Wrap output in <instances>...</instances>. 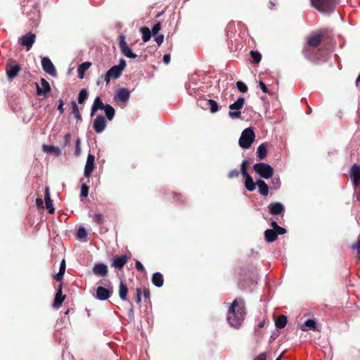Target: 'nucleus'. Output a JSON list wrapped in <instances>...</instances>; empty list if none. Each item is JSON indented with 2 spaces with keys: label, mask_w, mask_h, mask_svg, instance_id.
<instances>
[{
  "label": "nucleus",
  "mask_w": 360,
  "mask_h": 360,
  "mask_svg": "<svg viewBox=\"0 0 360 360\" xmlns=\"http://www.w3.org/2000/svg\"><path fill=\"white\" fill-rule=\"evenodd\" d=\"M245 314L244 306L235 300L229 309L227 320L231 326L238 328L245 319Z\"/></svg>",
  "instance_id": "obj_1"
},
{
  "label": "nucleus",
  "mask_w": 360,
  "mask_h": 360,
  "mask_svg": "<svg viewBox=\"0 0 360 360\" xmlns=\"http://www.w3.org/2000/svg\"><path fill=\"white\" fill-rule=\"evenodd\" d=\"M126 61L122 58L120 60L118 65L110 68L104 75V81L106 84H108L111 79H115L119 78L126 68Z\"/></svg>",
  "instance_id": "obj_2"
},
{
  "label": "nucleus",
  "mask_w": 360,
  "mask_h": 360,
  "mask_svg": "<svg viewBox=\"0 0 360 360\" xmlns=\"http://www.w3.org/2000/svg\"><path fill=\"white\" fill-rule=\"evenodd\" d=\"M311 5L321 13H330L333 11L338 0H311Z\"/></svg>",
  "instance_id": "obj_3"
},
{
  "label": "nucleus",
  "mask_w": 360,
  "mask_h": 360,
  "mask_svg": "<svg viewBox=\"0 0 360 360\" xmlns=\"http://www.w3.org/2000/svg\"><path fill=\"white\" fill-rule=\"evenodd\" d=\"M255 139V134L251 127L245 129L239 139V145L242 148H249Z\"/></svg>",
  "instance_id": "obj_4"
},
{
  "label": "nucleus",
  "mask_w": 360,
  "mask_h": 360,
  "mask_svg": "<svg viewBox=\"0 0 360 360\" xmlns=\"http://www.w3.org/2000/svg\"><path fill=\"white\" fill-rule=\"evenodd\" d=\"M253 169L262 178L266 179H270L274 174L273 167L270 165L264 162L255 164Z\"/></svg>",
  "instance_id": "obj_5"
},
{
  "label": "nucleus",
  "mask_w": 360,
  "mask_h": 360,
  "mask_svg": "<svg viewBox=\"0 0 360 360\" xmlns=\"http://www.w3.org/2000/svg\"><path fill=\"white\" fill-rule=\"evenodd\" d=\"M118 41L119 47L122 54L131 59H134L137 57V55L134 53L131 49L129 47L127 43L125 41V36L124 34L119 35Z\"/></svg>",
  "instance_id": "obj_6"
},
{
  "label": "nucleus",
  "mask_w": 360,
  "mask_h": 360,
  "mask_svg": "<svg viewBox=\"0 0 360 360\" xmlns=\"http://www.w3.org/2000/svg\"><path fill=\"white\" fill-rule=\"evenodd\" d=\"M245 99L243 97H239L236 102L229 105V108L231 110L229 112V115L232 119L239 118L241 115L240 110H241L244 105Z\"/></svg>",
  "instance_id": "obj_7"
},
{
  "label": "nucleus",
  "mask_w": 360,
  "mask_h": 360,
  "mask_svg": "<svg viewBox=\"0 0 360 360\" xmlns=\"http://www.w3.org/2000/svg\"><path fill=\"white\" fill-rule=\"evenodd\" d=\"M20 71V67L16 63L15 60L10 59L6 64V72L9 80L15 77Z\"/></svg>",
  "instance_id": "obj_8"
},
{
  "label": "nucleus",
  "mask_w": 360,
  "mask_h": 360,
  "mask_svg": "<svg viewBox=\"0 0 360 360\" xmlns=\"http://www.w3.org/2000/svg\"><path fill=\"white\" fill-rule=\"evenodd\" d=\"M323 37L322 32L312 34L307 37V45L316 49L321 44Z\"/></svg>",
  "instance_id": "obj_9"
},
{
  "label": "nucleus",
  "mask_w": 360,
  "mask_h": 360,
  "mask_svg": "<svg viewBox=\"0 0 360 360\" xmlns=\"http://www.w3.org/2000/svg\"><path fill=\"white\" fill-rule=\"evenodd\" d=\"M41 66L44 71L51 76L56 77L57 75L56 68L48 57H44L41 59Z\"/></svg>",
  "instance_id": "obj_10"
},
{
  "label": "nucleus",
  "mask_w": 360,
  "mask_h": 360,
  "mask_svg": "<svg viewBox=\"0 0 360 360\" xmlns=\"http://www.w3.org/2000/svg\"><path fill=\"white\" fill-rule=\"evenodd\" d=\"M95 157L92 154H89L87 156L86 162L84 167V176L86 178H89L91 173L95 168Z\"/></svg>",
  "instance_id": "obj_11"
},
{
  "label": "nucleus",
  "mask_w": 360,
  "mask_h": 360,
  "mask_svg": "<svg viewBox=\"0 0 360 360\" xmlns=\"http://www.w3.org/2000/svg\"><path fill=\"white\" fill-rule=\"evenodd\" d=\"M36 36L32 32L23 35L20 39V44L26 46L27 51H30L35 41Z\"/></svg>",
  "instance_id": "obj_12"
},
{
  "label": "nucleus",
  "mask_w": 360,
  "mask_h": 360,
  "mask_svg": "<svg viewBox=\"0 0 360 360\" xmlns=\"http://www.w3.org/2000/svg\"><path fill=\"white\" fill-rule=\"evenodd\" d=\"M106 127V120L103 115H98L96 117L93 123V128L97 134L104 131Z\"/></svg>",
  "instance_id": "obj_13"
},
{
  "label": "nucleus",
  "mask_w": 360,
  "mask_h": 360,
  "mask_svg": "<svg viewBox=\"0 0 360 360\" xmlns=\"http://www.w3.org/2000/svg\"><path fill=\"white\" fill-rule=\"evenodd\" d=\"M112 293V288H105L103 286H98L96 289V298L99 300H108Z\"/></svg>",
  "instance_id": "obj_14"
},
{
  "label": "nucleus",
  "mask_w": 360,
  "mask_h": 360,
  "mask_svg": "<svg viewBox=\"0 0 360 360\" xmlns=\"http://www.w3.org/2000/svg\"><path fill=\"white\" fill-rule=\"evenodd\" d=\"M350 177L353 181L354 186H358L360 184V166L354 164L352 166L350 169Z\"/></svg>",
  "instance_id": "obj_15"
},
{
  "label": "nucleus",
  "mask_w": 360,
  "mask_h": 360,
  "mask_svg": "<svg viewBox=\"0 0 360 360\" xmlns=\"http://www.w3.org/2000/svg\"><path fill=\"white\" fill-rule=\"evenodd\" d=\"M315 48H312L308 45H305L302 49V54L304 57L310 61H315L317 58V53L315 51Z\"/></svg>",
  "instance_id": "obj_16"
},
{
  "label": "nucleus",
  "mask_w": 360,
  "mask_h": 360,
  "mask_svg": "<svg viewBox=\"0 0 360 360\" xmlns=\"http://www.w3.org/2000/svg\"><path fill=\"white\" fill-rule=\"evenodd\" d=\"M270 214L273 215H278L283 214L285 211L283 205L281 202H271L268 206Z\"/></svg>",
  "instance_id": "obj_17"
},
{
  "label": "nucleus",
  "mask_w": 360,
  "mask_h": 360,
  "mask_svg": "<svg viewBox=\"0 0 360 360\" xmlns=\"http://www.w3.org/2000/svg\"><path fill=\"white\" fill-rule=\"evenodd\" d=\"M93 273L96 276H106L108 274V269L107 265L103 263H98L94 265L93 267Z\"/></svg>",
  "instance_id": "obj_18"
},
{
  "label": "nucleus",
  "mask_w": 360,
  "mask_h": 360,
  "mask_svg": "<svg viewBox=\"0 0 360 360\" xmlns=\"http://www.w3.org/2000/svg\"><path fill=\"white\" fill-rule=\"evenodd\" d=\"M37 85V94L38 96H40L41 94H46L47 93L51 91V86L49 83L44 79H41V86L40 87L38 84H36Z\"/></svg>",
  "instance_id": "obj_19"
},
{
  "label": "nucleus",
  "mask_w": 360,
  "mask_h": 360,
  "mask_svg": "<svg viewBox=\"0 0 360 360\" xmlns=\"http://www.w3.org/2000/svg\"><path fill=\"white\" fill-rule=\"evenodd\" d=\"M129 257L127 255H122L120 257H115L111 266L115 269H121L127 264Z\"/></svg>",
  "instance_id": "obj_20"
},
{
  "label": "nucleus",
  "mask_w": 360,
  "mask_h": 360,
  "mask_svg": "<svg viewBox=\"0 0 360 360\" xmlns=\"http://www.w3.org/2000/svg\"><path fill=\"white\" fill-rule=\"evenodd\" d=\"M200 105L210 106L212 113L216 112L219 109L218 103L212 99H202L198 101Z\"/></svg>",
  "instance_id": "obj_21"
},
{
  "label": "nucleus",
  "mask_w": 360,
  "mask_h": 360,
  "mask_svg": "<svg viewBox=\"0 0 360 360\" xmlns=\"http://www.w3.org/2000/svg\"><path fill=\"white\" fill-rule=\"evenodd\" d=\"M105 105L103 103L101 98L97 96L94 101V103L91 108V117H94L98 110H103Z\"/></svg>",
  "instance_id": "obj_22"
},
{
  "label": "nucleus",
  "mask_w": 360,
  "mask_h": 360,
  "mask_svg": "<svg viewBox=\"0 0 360 360\" xmlns=\"http://www.w3.org/2000/svg\"><path fill=\"white\" fill-rule=\"evenodd\" d=\"M65 298V295H63L62 292V284H60L55 295L53 306L57 308L60 307L62 305Z\"/></svg>",
  "instance_id": "obj_23"
},
{
  "label": "nucleus",
  "mask_w": 360,
  "mask_h": 360,
  "mask_svg": "<svg viewBox=\"0 0 360 360\" xmlns=\"http://www.w3.org/2000/svg\"><path fill=\"white\" fill-rule=\"evenodd\" d=\"M44 200L46 204V207L49 210L50 214H53L55 211V209L53 206L52 200L51 199L49 188L46 187L44 191Z\"/></svg>",
  "instance_id": "obj_24"
},
{
  "label": "nucleus",
  "mask_w": 360,
  "mask_h": 360,
  "mask_svg": "<svg viewBox=\"0 0 360 360\" xmlns=\"http://www.w3.org/2000/svg\"><path fill=\"white\" fill-rule=\"evenodd\" d=\"M129 91L125 88H122L117 91L115 98L119 101L126 102L129 98Z\"/></svg>",
  "instance_id": "obj_25"
},
{
  "label": "nucleus",
  "mask_w": 360,
  "mask_h": 360,
  "mask_svg": "<svg viewBox=\"0 0 360 360\" xmlns=\"http://www.w3.org/2000/svg\"><path fill=\"white\" fill-rule=\"evenodd\" d=\"M257 186L259 188V193L263 195L266 196L269 194V186L264 181L259 179L256 181Z\"/></svg>",
  "instance_id": "obj_26"
},
{
  "label": "nucleus",
  "mask_w": 360,
  "mask_h": 360,
  "mask_svg": "<svg viewBox=\"0 0 360 360\" xmlns=\"http://www.w3.org/2000/svg\"><path fill=\"white\" fill-rule=\"evenodd\" d=\"M152 283L158 288L162 287L164 283V278L162 274L160 272L153 274L152 276Z\"/></svg>",
  "instance_id": "obj_27"
},
{
  "label": "nucleus",
  "mask_w": 360,
  "mask_h": 360,
  "mask_svg": "<svg viewBox=\"0 0 360 360\" xmlns=\"http://www.w3.org/2000/svg\"><path fill=\"white\" fill-rule=\"evenodd\" d=\"M128 288L123 281H120L119 286V296L122 301H128Z\"/></svg>",
  "instance_id": "obj_28"
},
{
  "label": "nucleus",
  "mask_w": 360,
  "mask_h": 360,
  "mask_svg": "<svg viewBox=\"0 0 360 360\" xmlns=\"http://www.w3.org/2000/svg\"><path fill=\"white\" fill-rule=\"evenodd\" d=\"M42 148L44 152L53 153L56 156H60L62 154L60 148L54 146L43 145Z\"/></svg>",
  "instance_id": "obj_29"
},
{
  "label": "nucleus",
  "mask_w": 360,
  "mask_h": 360,
  "mask_svg": "<svg viewBox=\"0 0 360 360\" xmlns=\"http://www.w3.org/2000/svg\"><path fill=\"white\" fill-rule=\"evenodd\" d=\"M91 63L89 62L82 63L77 69L78 77L82 79L84 77L85 72L90 68Z\"/></svg>",
  "instance_id": "obj_30"
},
{
  "label": "nucleus",
  "mask_w": 360,
  "mask_h": 360,
  "mask_svg": "<svg viewBox=\"0 0 360 360\" xmlns=\"http://www.w3.org/2000/svg\"><path fill=\"white\" fill-rule=\"evenodd\" d=\"M257 157L259 160H264L267 155V146L264 143L259 146L257 151Z\"/></svg>",
  "instance_id": "obj_31"
},
{
  "label": "nucleus",
  "mask_w": 360,
  "mask_h": 360,
  "mask_svg": "<svg viewBox=\"0 0 360 360\" xmlns=\"http://www.w3.org/2000/svg\"><path fill=\"white\" fill-rule=\"evenodd\" d=\"M288 322L287 316L285 315H280L275 319V326L277 328H283Z\"/></svg>",
  "instance_id": "obj_32"
},
{
  "label": "nucleus",
  "mask_w": 360,
  "mask_h": 360,
  "mask_svg": "<svg viewBox=\"0 0 360 360\" xmlns=\"http://www.w3.org/2000/svg\"><path fill=\"white\" fill-rule=\"evenodd\" d=\"M264 237L265 240L269 243H272L275 241L278 236L276 235V232L275 230L267 229L264 231Z\"/></svg>",
  "instance_id": "obj_33"
},
{
  "label": "nucleus",
  "mask_w": 360,
  "mask_h": 360,
  "mask_svg": "<svg viewBox=\"0 0 360 360\" xmlns=\"http://www.w3.org/2000/svg\"><path fill=\"white\" fill-rule=\"evenodd\" d=\"M66 269V264L65 259H63L60 264L59 271L55 275L54 278L58 281H62Z\"/></svg>",
  "instance_id": "obj_34"
},
{
  "label": "nucleus",
  "mask_w": 360,
  "mask_h": 360,
  "mask_svg": "<svg viewBox=\"0 0 360 360\" xmlns=\"http://www.w3.org/2000/svg\"><path fill=\"white\" fill-rule=\"evenodd\" d=\"M140 31L142 33L143 41L144 42L148 41L151 38V35L153 34L150 30L147 27H142L140 29Z\"/></svg>",
  "instance_id": "obj_35"
},
{
  "label": "nucleus",
  "mask_w": 360,
  "mask_h": 360,
  "mask_svg": "<svg viewBox=\"0 0 360 360\" xmlns=\"http://www.w3.org/2000/svg\"><path fill=\"white\" fill-rule=\"evenodd\" d=\"M105 116L108 120H112L115 116V109L109 104H106L105 108Z\"/></svg>",
  "instance_id": "obj_36"
},
{
  "label": "nucleus",
  "mask_w": 360,
  "mask_h": 360,
  "mask_svg": "<svg viewBox=\"0 0 360 360\" xmlns=\"http://www.w3.org/2000/svg\"><path fill=\"white\" fill-rule=\"evenodd\" d=\"M71 105H72V113L75 115V117L77 120H81L82 115L79 112V108H78V106H77L76 102L75 101H72L71 102Z\"/></svg>",
  "instance_id": "obj_37"
},
{
  "label": "nucleus",
  "mask_w": 360,
  "mask_h": 360,
  "mask_svg": "<svg viewBox=\"0 0 360 360\" xmlns=\"http://www.w3.org/2000/svg\"><path fill=\"white\" fill-rule=\"evenodd\" d=\"M94 221L98 226H101L104 224L105 219L103 214L100 212H95L93 216Z\"/></svg>",
  "instance_id": "obj_38"
},
{
  "label": "nucleus",
  "mask_w": 360,
  "mask_h": 360,
  "mask_svg": "<svg viewBox=\"0 0 360 360\" xmlns=\"http://www.w3.org/2000/svg\"><path fill=\"white\" fill-rule=\"evenodd\" d=\"M256 185L257 184L253 181L252 177H248L245 180V186L250 191H253L256 188Z\"/></svg>",
  "instance_id": "obj_39"
},
{
  "label": "nucleus",
  "mask_w": 360,
  "mask_h": 360,
  "mask_svg": "<svg viewBox=\"0 0 360 360\" xmlns=\"http://www.w3.org/2000/svg\"><path fill=\"white\" fill-rule=\"evenodd\" d=\"M88 91L86 89H82L78 95V103L82 104L88 98Z\"/></svg>",
  "instance_id": "obj_40"
},
{
  "label": "nucleus",
  "mask_w": 360,
  "mask_h": 360,
  "mask_svg": "<svg viewBox=\"0 0 360 360\" xmlns=\"http://www.w3.org/2000/svg\"><path fill=\"white\" fill-rule=\"evenodd\" d=\"M250 56L252 59V62L255 64H258L262 59L261 53L257 51H251L250 52Z\"/></svg>",
  "instance_id": "obj_41"
},
{
  "label": "nucleus",
  "mask_w": 360,
  "mask_h": 360,
  "mask_svg": "<svg viewBox=\"0 0 360 360\" xmlns=\"http://www.w3.org/2000/svg\"><path fill=\"white\" fill-rule=\"evenodd\" d=\"M167 195L172 202H180L181 203H183L182 196L181 194L177 193H169Z\"/></svg>",
  "instance_id": "obj_42"
},
{
  "label": "nucleus",
  "mask_w": 360,
  "mask_h": 360,
  "mask_svg": "<svg viewBox=\"0 0 360 360\" xmlns=\"http://www.w3.org/2000/svg\"><path fill=\"white\" fill-rule=\"evenodd\" d=\"M70 140H71V134L70 133L65 134V136H63V138L60 142V146L63 148H65L66 146H68L70 144Z\"/></svg>",
  "instance_id": "obj_43"
},
{
  "label": "nucleus",
  "mask_w": 360,
  "mask_h": 360,
  "mask_svg": "<svg viewBox=\"0 0 360 360\" xmlns=\"http://www.w3.org/2000/svg\"><path fill=\"white\" fill-rule=\"evenodd\" d=\"M89 188L86 183L82 182L81 186L80 196L82 198H86L88 196Z\"/></svg>",
  "instance_id": "obj_44"
},
{
  "label": "nucleus",
  "mask_w": 360,
  "mask_h": 360,
  "mask_svg": "<svg viewBox=\"0 0 360 360\" xmlns=\"http://www.w3.org/2000/svg\"><path fill=\"white\" fill-rule=\"evenodd\" d=\"M87 236V233L84 227L81 226L78 229L77 232V237L79 239H84Z\"/></svg>",
  "instance_id": "obj_45"
},
{
  "label": "nucleus",
  "mask_w": 360,
  "mask_h": 360,
  "mask_svg": "<svg viewBox=\"0 0 360 360\" xmlns=\"http://www.w3.org/2000/svg\"><path fill=\"white\" fill-rule=\"evenodd\" d=\"M350 248L353 250H357V257L360 259V234L358 236L356 242L352 244Z\"/></svg>",
  "instance_id": "obj_46"
},
{
  "label": "nucleus",
  "mask_w": 360,
  "mask_h": 360,
  "mask_svg": "<svg viewBox=\"0 0 360 360\" xmlns=\"http://www.w3.org/2000/svg\"><path fill=\"white\" fill-rule=\"evenodd\" d=\"M236 86L238 89L242 93H246L248 91L247 85L241 81H238L236 82Z\"/></svg>",
  "instance_id": "obj_47"
},
{
  "label": "nucleus",
  "mask_w": 360,
  "mask_h": 360,
  "mask_svg": "<svg viewBox=\"0 0 360 360\" xmlns=\"http://www.w3.org/2000/svg\"><path fill=\"white\" fill-rule=\"evenodd\" d=\"M316 322L313 319H307L304 323V326L308 327L309 329L315 330L316 328Z\"/></svg>",
  "instance_id": "obj_48"
},
{
  "label": "nucleus",
  "mask_w": 360,
  "mask_h": 360,
  "mask_svg": "<svg viewBox=\"0 0 360 360\" xmlns=\"http://www.w3.org/2000/svg\"><path fill=\"white\" fill-rule=\"evenodd\" d=\"M80 144H81V140H80V139L78 138V139H77V140L75 141V154L76 156H79L81 154Z\"/></svg>",
  "instance_id": "obj_49"
},
{
  "label": "nucleus",
  "mask_w": 360,
  "mask_h": 360,
  "mask_svg": "<svg viewBox=\"0 0 360 360\" xmlns=\"http://www.w3.org/2000/svg\"><path fill=\"white\" fill-rule=\"evenodd\" d=\"M161 23L160 22H158L156 24L154 25V26L152 27L151 32L153 35H156L159 31L161 30Z\"/></svg>",
  "instance_id": "obj_50"
},
{
  "label": "nucleus",
  "mask_w": 360,
  "mask_h": 360,
  "mask_svg": "<svg viewBox=\"0 0 360 360\" xmlns=\"http://www.w3.org/2000/svg\"><path fill=\"white\" fill-rule=\"evenodd\" d=\"M239 175V172L237 169H233L231 170L228 176L230 179L236 178Z\"/></svg>",
  "instance_id": "obj_51"
},
{
  "label": "nucleus",
  "mask_w": 360,
  "mask_h": 360,
  "mask_svg": "<svg viewBox=\"0 0 360 360\" xmlns=\"http://www.w3.org/2000/svg\"><path fill=\"white\" fill-rule=\"evenodd\" d=\"M155 41L158 44V46H160L163 41H164V35L163 34H159L155 36Z\"/></svg>",
  "instance_id": "obj_52"
},
{
  "label": "nucleus",
  "mask_w": 360,
  "mask_h": 360,
  "mask_svg": "<svg viewBox=\"0 0 360 360\" xmlns=\"http://www.w3.org/2000/svg\"><path fill=\"white\" fill-rule=\"evenodd\" d=\"M135 266H136V269H137V271H140L141 273L145 271L144 266H143V264L139 261H136V262Z\"/></svg>",
  "instance_id": "obj_53"
},
{
  "label": "nucleus",
  "mask_w": 360,
  "mask_h": 360,
  "mask_svg": "<svg viewBox=\"0 0 360 360\" xmlns=\"http://www.w3.org/2000/svg\"><path fill=\"white\" fill-rule=\"evenodd\" d=\"M136 302L137 304H139L141 301V289L139 288H137L136 290Z\"/></svg>",
  "instance_id": "obj_54"
},
{
  "label": "nucleus",
  "mask_w": 360,
  "mask_h": 360,
  "mask_svg": "<svg viewBox=\"0 0 360 360\" xmlns=\"http://www.w3.org/2000/svg\"><path fill=\"white\" fill-rule=\"evenodd\" d=\"M275 231L276 232V235L278 236V235H283V234H285L286 233V229L278 226L276 228V229H275Z\"/></svg>",
  "instance_id": "obj_55"
},
{
  "label": "nucleus",
  "mask_w": 360,
  "mask_h": 360,
  "mask_svg": "<svg viewBox=\"0 0 360 360\" xmlns=\"http://www.w3.org/2000/svg\"><path fill=\"white\" fill-rule=\"evenodd\" d=\"M58 103H59V104L58 106V110L59 111L60 114L62 115L64 112V108H63L64 103L62 99H59Z\"/></svg>",
  "instance_id": "obj_56"
},
{
  "label": "nucleus",
  "mask_w": 360,
  "mask_h": 360,
  "mask_svg": "<svg viewBox=\"0 0 360 360\" xmlns=\"http://www.w3.org/2000/svg\"><path fill=\"white\" fill-rule=\"evenodd\" d=\"M143 297L146 300H150V290L148 288H144L143 290Z\"/></svg>",
  "instance_id": "obj_57"
},
{
  "label": "nucleus",
  "mask_w": 360,
  "mask_h": 360,
  "mask_svg": "<svg viewBox=\"0 0 360 360\" xmlns=\"http://www.w3.org/2000/svg\"><path fill=\"white\" fill-rule=\"evenodd\" d=\"M36 205L38 208H44V200L41 198L36 199Z\"/></svg>",
  "instance_id": "obj_58"
},
{
  "label": "nucleus",
  "mask_w": 360,
  "mask_h": 360,
  "mask_svg": "<svg viewBox=\"0 0 360 360\" xmlns=\"http://www.w3.org/2000/svg\"><path fill=\"white\" fill-rule=\"evenodd\" d=\"M248 164H249V162L248 160L243 161V162L241 164L240 172H246L247 169H248Z\"/></svg>",
  "instance_id": "obj_59"
},
{
  "label": "nucleus",
  "mask_w": 360,
  "mask_h": 360,
  "mask_svg": "<svg viewBox=\"0 0 360 360\" xmlns=\"http://www.w3.org/2000/svg\"><path fill=\"white\" fill-rule=\"evenodd\" d=\"M259 87L261 88L262 91L264 93H268V89H267L266 84L263 82L260 81L259 83Z\"/></svg>",
  "instance_id": "obj_60"
},
{
  "label": "nucleus",
  "mask_w": 360,
  "mask_h": 360,
  "mask_svg": "<svg viewBox=\"0 0 360 360\" xmlns=\"http://www.w3.org/2000/svg\"><path fill=\"white\" fill-rule=\"evenodd\" d=\"M254 360H266V354L265 352L259 354Z\"/></svg>",
  "instance_id": "obj_61"
},
{
  "label": "nucleus",
  "mask_w": 360,
  "mask_h": 360,
  "mask_svg": "<svg viewBox=\"0 0 360 360\" xmlns=\"http://www.w3.org/2000/svg\"><path fill=\"white\" fill-rule=\"evenodd\" d=\"M170 61V55L169 54H165L163 56V62L165 64H168Z\"/></svg>",
  "instance_id": "obj_62"
},
{
  "label": "nucleus",
  "mask_w": 360,
  "mask_h": 360,
  "mask_svg": "<svg viewBox=\"0 0 360 360\" xmlns=\"http://www.w3.org/2000/svg\"><path fill=\"white\" fill-rule=\"evenodd\" d=\"M241 174L245 178V180L247 179L248 177H251L250 175L248 173V172H241Z\"/></svg>",
  "instance_id": "obj_63"
},
{
  "label": "nucleus",
  "mask_w": 360,
  "mask_h": 360,
  "mask_svg": "<svg viewBox=\"0 0 360 360\" xmlns=\"http://www.w3.org/2000/svg\"><path fill=\"white\" fill-rule=\"evenodd\" d=\"M271 226L273 228L272 230L276 229V228L278 226V225L277 224V223L275 221H271Z\"/></svg>",
  "instance_id": "obj_64"
}]
</instances>
